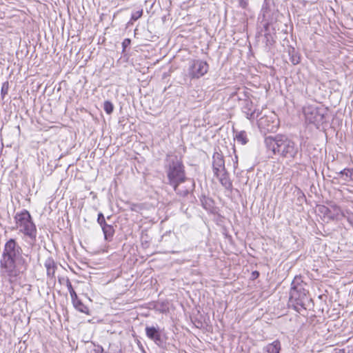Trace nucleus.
Masks as SVG:
<instances>
[{"instance_id":"10","label":"nucleus","mask_w":353,"mask_h":353,"mask_svg":"<svg viewBox=\"0 0 353 353\" xmlns=\"http://www.w3.org/2000/svg\"><path fill=\"white\" fill-rule=\"evenodd\" d=\"M145 334L152 341H153L158 346H161L163 341L161 336V331L159 327L146 326Z\"/></svg>"},{"instance_id":"13","label":"nucleus","mask_w":353,"mask_h":353,"mask_svg":"<svg viewBox=\"0 0 353 353\" xmlns=\"http://www.w3.org/2000/svg\"><path fill=\"white\" fill-rule=\"evenodd\" d=\"M212 168L214 174H216L219 172L224 171L226 170L225 168V161L221 154L217 152H214L212 157Z\"/></svg>"},{"instance_id":"33","label":"nucleus","mask_w":353,"mask_h":353,"mask_svg":"<svg viewBox=\"0 0 353 353\" xmlns=\"http://www.w3.org/2000/svg\"><path fill=\"white\" fill-rule=\"evenodd\" d=\"M340 215L346 219L347 221L349 217H352V216H353V212L350 210H345V211L341 210Z\"/></svg>"},{"instance_id":"32","label":"nucleus","mask_w":353,"mask_h":353,"mask_svg":"<svg viewBox=\"0 0 353 353\" xmlns=\"http://www.w3.org/2000/svg\"><path fill=\"white\" fill-rule=\"evenodd\" d=\"M131 43V39L128 38H125L123 39V41L121 43L122 46V53L123 54L126 50V48L130 45Z\"/></svg>"},{"instance_id":"17","label":"nucleus","mask_w":353,"mask_h":353,"mask_svg":"<svg viewBox=\"0 0 353 353\" xmlns=\"http://www.w3.org/2000/svg\"><path fill=\"white\" fill-rule=\"evenodd\" d=\"M336 174L335 179H341L345 182L353 181V168H345Z\"/></svg>"},{"instance_id":"39","label":"nucleus","mask_w":353,"mask_h":353,"mask_svg":"<svg viewBox=\"0 0 353 353\" xmlns=\"http://www.w3.org/2000/svg\"><path fill=\"white\" fill-rule=\"evenodd\" d=\"M252 274L254 279H256L259 276V272L257 271H254Z\"/></svg>"},{"instance_id":"36","label":"nucleus","mask_w":353,"mask_h":353,"mask_svg":"<svg viewBox=\"0 0 353 353\" xmlns=\"http://www.w3.org/2000/svg\"><path fill=\"white\" fill-rule=\"evenodd\" d=\"M119 125L120 126H122V127H123V130H126V129H125V125H128L129 126H130V122L128 121V119H123L122 120H120V121H119Z\"/></svg>"},{"instance_id":"2","label":"nucleus","mask_w":353,"mask_h":353,"mask_svg":"<svg viewBox=\"0 0 353 353\" xmlns=\"http://www.w3.org/2000/svg\"><path fill=\"white\" fill-rule=\"evenodd\" d=\"M271 10L270 7L265 0L261 14L262 15L263 27L260 31L256 33V38L259 41H261L264 50L267 52L273 53L274 48L276 44V28L273 26V19H269Z\"/></svg>"},{"instance_id":"23","label":"nucleus","mask_w":353,"mask_h":353,"mask_svg":"<svg viewBox=\"0 0 353 353\" xmlns=\"http://www.w3.org/2000/svg\"><path fill=\"white\" fill-rule=\"evenodd\" d=\"M233 97H236V99L238 101H241L242 103H244L245 101L250 99V92L243 90V91H238L236 93H235Z\"/></svg>"},{"instance_id":"8","label":"nucleus","mask_w":353,"mask_h":353,"mask_svg":"<svg viewBox=\"0 0 353 353\" xmlns=\"http://www.w3.org/2000/svg\"><path fill=\"white\" fill-rule=\"evenodd\" d=\"M209 70V64L201 59H194L190 62L188 76L191 79H198L203 77Z\"/></svg>"},{"instance_id":"5","label":"nucleus","mask_w":353,"mask_h":353,"mask_svg":"<svg viewBox=\"0 0 353 353\" xmlns=\"http://www.w3.org/2000/svg\"><path fill=\"white\" fill-rule=\"evenodd\" d=\"M264 142L266 148L272 150L274 154H278L285 158H294L297 153L295 143L283 134L267 137Z\"/></svg>"},{"instance_id":"6","label":"nucleus","mask_w":353,"mask_h":353,"mask_svg":"<svg viewBox=\"0 0 353 353\" xmlns=\"http://www.w3.org/2000/svg\"><path fill=\"white\" fill-rule=\"evenodd\" d=\"M165 170L168 179V184L174 190H177V185L185 183L187 177L183 162L176 155L168 154L165 161Z\"/></svg>"},{"instance_id":"1","label":"nucleus","mask_w":353,"mask_h":353,"mask_svg":"<svg viewBox=\"0 0 353 353\" xmlns=\"http://www.w3.org/2000/svg\"><path fill=\"white\" fill-rule=\"evenodd\" d=\"M22 254L23 250L14 239H10L6 242L0 259V267L1 272L10 279L20 274L23 266L26 269V260Z\"/></svg>"},{"instance_id":"29","label":"nucleus","mask_w":353,"mask_h":353,"mask_svg":"<svg viewBox=\"0 0 353 353\" xmlns=\"http://www.w3.org/2000/svg\"><path fill=\"white\" fill-rule=\"evenodd\" d=\"M9 90V83L8 81H5L3 83L1 89V96L2 99L5 97L6 94H8Z\"/></svg>"},{"instance_id":"15","label":"nucleus","mask_w":353,"mask_h":353,"mask_svg":"<svg viewBox=\"0 0 353 353\" xmlns=\"http://www.w3.org/2000/svg\"><path fill=\"white\" fill-rule=\"evenodd\" d=\"M44 266L46 268L47 276L51 279L54 278L57 265L52 256L46 259L44 262Z\"/></svg>"},{"instance_id":"21","label":"nucleus","mask_w":353,"mask_h":353,"mask_svg":"<svg viewBox=\"0 0 353 353\" xmlns=\"http://www.w3.org/2000/svg\"><path fill=\"white\" fill-rule=\"evenodd\" d=\"M200 201H201L202 207L205 210H206L207 211H209L210 212H214V201L212 199L203 195L200 198Z\"/></svg>"},{"instance_id":"31","label":"nucleus","mask_w":353,"mask_h":353,"mask_svg":"<svg viewBox=\"0 0 353 353\" xmlns=\"http://www.w3.org/2000/svg\"><path fill=\"white\" fill-rule=\"evenodd\" d=\"M97 223L99 224L101 228L108 224V223L105 221V216L102 212H99L98 214Z\"/></svg>"},{"instance_id":"3","label":"nucleus","mask_w":353,"mask_h":353,"mask_svg":"<svg viewBox=\"0 0 353 353\" xmlns=\"http://www.w3.org/2000/svg\"><path fill=\"white\" fill-rule=\"evenodd\" d=\"M307 285L301 275L295 276L291 283L288 305L299 313L306 310L312 301L309 291L305 288Z\"/></svg>"},{"instance_id":"14","label":"nucleus","mask_w":353,"mask_h":353,"mask_svg":"<svg viewBox=\"0 0 353 353\" xmlns=\"http://www.w3.org/2000/svg\"><path fill=\"white\" fill-rule=\"evenodd\" d=\"M214 175L226 190H231L232 189V183L229 177V173L226 170L219 172L218 173L214 174Z\"/></svg>"},{"instance_id":"30","label":"nucleus","mask_w":353,"mask_h":353,"mask_svg":"<svg viewBox=\"0 0 353 353\" xmlns=\"http://www.w3.org/2000/svg\"><path fill=\"white\" fill-rule=\"evenodd\" d=\"M143 15V10H139L135 12H133L131 14L130 21L133 22L138 20Z\"/></svg>"},{"instance_id":"38","label":"nucleus","mask_w":353,"mask_h":353,"mask_svg":"<svg viewBox=\"0 0 353 353\" xmlns=\"http://www.w3.org/2000/svg\"><path fill=\"white\" fill-rule=\"evenodd\" d=\"M349 224L353 228V216L352 217H349L348 220L347 221Z\"/></svg>"},{"instance_id":"11","label":"nucleus","mask_w":353,"mask_h":353,"mask_svg":"<svg viewBox=\"0 0 353 353\" xmlns=\"http://www.w3.org/2000/svg\"><path fill=\"white\" fill-rule=\"evenodd\" d=\"M183 185H178L177 190H174L176 194L180 196L185 197L190 192H192L195 187L194 181L192 179H186Z\"/></svg>"},{"instance_id":"20","label":"nucleus","mask_w":353,"mask_h":353,"mask_svg":"<svg viewBox=\"0 0 353 353\" xmlns=\"http://www.w3.org/2000/svg\"><path fill=\"white\" fill-rule=\"evenodd\" d=\"M72 303L74 307L77 310H78L79 312H80L81 313H83L85 314H89V313H90L89 308L85 305H84L83 303L81 300H80L78 296L76 297V299H73L72 300Z\"/></svg>"},{"instance_id":"28","label":"nucleus","mask_w":353,"mask_h":353,"mask_svg":"<svg viewBox=\"0 0 353 353\" xmlns=\"http://www.w3.org/2000/svg\"><path fill=\"white\" fill-rule=\"evenodd\" d=\"M66 286L70 292L71 299L72 300L73 299H76V297H77L78 296L74 290L73 289V287L69 279H67L66 280Z\"/></svg>"},{"instance_id":"9","label":"nucleus","mask_w":353,"mask_h":353,"mask_svg":"<svg viewBox=\"0 0 353 353\" xmlns=\"http://www.w3.org/2000/svg\"><path fill=\"white\" fill-rule=\"evenodd\" d=\"M261 132H276L278 123L268 117H262L257 121Z\"/></svg>"},{"instance_id":"34","label":"nucleus","mask_w":353,"mask_h":353,"mask_svg":"<svg viewBox=\"0 0 353 353\" xmlns=\"http://www.w3.org/2000/svg\"><path fill=\"white\" fill-rule=\"evenodd\" d=\"M103 352V347L98 345H94V348L90 350V353H102Z\"/></svg>"},{"instance_id":"19","label":"nucleus","mask_w":353,"mask_h":353,"mask_svg":"<svg viewBox=\"0 0 353 353\" xmlns=\"http://www.w3.org/2000/svg\"><path fill=\"white\" fill-rule=\"evenodd\" d=\"M101 229L104 235L105 241L108 242L112 241L115 233V230L113 225L108 223L101 227Z\"/></svg>"},{"instance_id":"16","label":"nucleus","mask_w":353,"mask_h":353,"mask_svg":"<svg viewBox=\"0 0 353 353\" xmlns=\"http://www.w3.org/2000/svg\"><path fill=\"white\" fill-rule=\"evenodd\" d=\"M281 345L279 340L276 339L272 343H268L263 348V353H280Z\"/></svg>"},{"instance_id":"27","label":"nucleus","mask_w":353,"mask_h":353,"mask_svg":"<svg viewBox=\"0 0 353 353\" xmlns=\"http://www.w3.org/2000/svg\"><path fill=\"white\" fill-rule=\"evenodd\" d=\"M330 206L331 207L332 214H334V219H336L338 218V216L341 214L342 210L341 208H340V206L332 203H330Z\"/></svg>"},{"instance_id":"40","label":"nucleus","mask_w":353,"mask_h":353,"mask_svg":"<svg viewBox=\"0 0 353 353\" xmlns=\"http://www.w3.org/2000/svg\"><path fill=\"white\" fill-rule=\"evenodd\" d=\"M232 132H236L233 128H232ZM239 132L243 133V132H245L244 130H241Z\"/></svg>"},{"instance_id":"35","label":"nucleus","mask_w":353,"mask_h":353,"mask_svg":"<svg viewBox=\"0 0 353 353\" xmlns=\"http://www.w3.org/2000/svg\"><path fill=\"white\" fill-rule=\"evenodd\" d=\"M249 0H238L239 6L243 9H246L248 6Z\"/></svg>"},{"instance_id":"4","label":"nucleus","mask_w":353,"mask_h":353,"mask_svg":"<svg viewBox=\"0 0 353 353\" xmlns=\"http://www.w3.org/2000/svg\"><path fill=\"white\" fill-rule=\"evenodd\" d=\"M305 117V124L309 131L318 130L325 132V115L327 113V108L321 104H307L303 108Z\"/></svg>"},{"instance_id":"26","label":"nucleus","mask_w":353,"mask_h":353,"mask_svg":"<svg viewBox=\"0 0 353 353\" xmlns=\"http://www.w3.org/2000/svg\"><path fill=\"white\" fill-rule=\"evenodd\" d=\"M234 139L240 143L241 145H245L248 143V139L246 137V134H235V137H234Z\"/></svg>"},{"instance_id":"12","label":"nucleus","mask_w":353,"mask_h":353,"mask_svg":"<svg viewBox=\"0 0 353 353\" xmlns=\"http://www.w3.org/2000/svg\"><path fill=\"white\" fill-rule=\"evenodd\" d=\"M241 109L246 118L250 120L259 117V113L255 115L256 110L253 108V103L250 99L241 103Z\"/></svg>"},{"instance_id":"18","label":"nucleus","mask_w":353,"mask_h":353,"mask_svg":"<svg viewBox=\"0 0 353 353\" xmlns=\"http://www.w3.org/2000/svg\"><path fill=\"white\" fill-rule=\"evenodd\" d=\"M288 52L291 63L295 65L300 63L301 56L299 52L292 46H288Z\"/></svg>"},{"instance_id":"24","label":"nucleus","mask_w":353,"mask_h":353,"mask_svg":"<svg viewBox=\"0 0 353 353\" xmlns=\"http://www.w3.org/2000/svg\"><path fill=\"white\" fill-rule=\"evenodd\" d=\"M103 108L107 114L110 115L114 111V106L112 101L105 100L103 102Z\"/></svg>"},{"instance_id":"22","label":"nucleus","mask_w":353,"mask_h":353,"mask_svg":"<svg viewBox=\"0 0 353 353\" xmlns=\"http://www.w3.org/2000/svg\"><path fill=\"white\" fill-rule=\"evenodd\" d=\"M319 211L323 214L324 216L328 218L330 220L334 219V214H332V211L331 207H327L325 205H320L319 207Z\"/></svg>"},{"instance_id":"37","label":"nucleus","mask_w":353,"mask_h":353,"mask_svg":"<svg viewBox=\"0 0 353 353\" xmlns=\"http://www.w3.org/2000/svg\"><path fill=\"white\" fill-rule=\"evenodd\" d=\"M340 122L341 123V122H342V121H341V120H340L339 118H335V119H334L332 120V127L334 128V125L335 123H339Z\"/></svg>"},{"instance_id":"7","label":"nucleus","mask_w":353,"mask_h":353,"mask_svg":"<svg viewBox=\"0 0 353 353\" xmlns=\"http://www.w3.org/2000/svg\"><path fill=\"white\" fill-rule=\"evenodd\" d=\"M14 219L19 231L30 239L31 244L34 243L37 240V230L30 212L27 210H23L17 212Z\"/></svg>"},{"instance_id":"25","label":"nucleus","mask_w":353,"mask_h":353,"mask_svg":"<svg viewBox=\"0 0 353 353\" xmlns=\"http://www.w3.org/2000/svg\"><path fill=\"white\" fill-rule=\"evenodd\" d=\"M101 141V143L99 145L101 144L103 147L109 146L112 143V137L109 134H105V136L104 134H102Z\"/></svg>"}]
</instances>
